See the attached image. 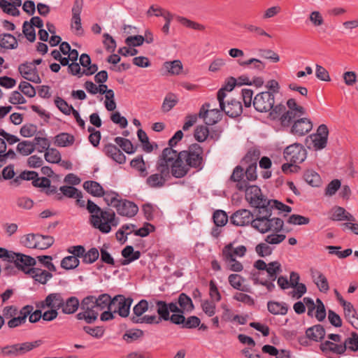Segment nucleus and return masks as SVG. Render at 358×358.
Masks as SVG:
<instances>
[{"label": "nucleus", "instance_id": "53", "mask_svg": "<svg viewBox=\"0 0 358 358\" xmlns=\"http://www.w3.org/2000/svg\"><path fill=\"white\" fill-rule=\"evenodd\" d=\"M214 224L216 227H224L228 221L227 213L222 210H217L213 215Z\"/></svg>", "mask_w": 358, "mask_h": 358}, {"label": "nucleus", "instance_id": "56", "mask_svg": "<svg viewBox=\"0 0 358 358\" xmlns=\"http://www.w3.org/2000/svg\"><path fill=\"white\" fill-rule=\"evenodd\" d=\"M35 148L39 152L47 151L50 146V141L45 137L36 136L34 138Z\"/></svg>", "mask_w": 358, "mask_h": 358}, {"label": "nucleus", "instance_id": "45", "mask_svg": "<svg viewBox=\"0 0 358 358\" xmlns=\"http://www.w3.org/2000/svg\"><path fill=\"white\" fill-rule=\"evenodd\" d=\"M115 142L127 154H132L136 151L131 141L127 138L116 137Z\"/></svg>", "mask_w": 358, "mask_h": 358}, {"label": "nucleus", "instance_id": "37", "mask_svg": "<svg viewBox=\"0 0 358 358\" xmlns=\"http://www.w3.org/2000/svg\"><path fill=\"white\" fill-rule=\"evenodd\" d=\"M22 71H29L31 73V82L34 83H41V79L38 75L37 68L36 66H32L30 62H24L19 65L18 71L19 73H22Z\"/></svg>", "mask_w": 358, "mask_h": 358}, {"label": "nucleus", "instance_id": "9", "mask_svg": "<svg viewBox=\"0 0 358 358\" xmlns=\"http://www.w3.org/2000/svg\"><path fill=\"white\" fill-rule=\"evenodd\" d=\"M283 155L287 162L300 164L306 159L307 152L301 143H295L287 146L284 150Z\"/></svg>", "mask_w": 358, "mask_h": 358}, {"label": "nucleus", "instance_id": "48", "mask_svg": "<svg viewBox=\"0 0 358 358\" xmlns=\"http://www.w3.org/2000/svg\"><path fill=\"white\" fill-rule=\"evenodd\" d=\"M80 264V261L76 256L69 255L65 257L61 261V267L66 270L76 268Z\"/></svg>", "mask_w": 358, "mask_h": 358}, {"label": "nucleus", "instance_id": "44", "mask_svg": "<svg viewBox=\"0 0 358 358\" xmlns=\"http://www.w3.org/2000/svg\"><path fill=\"white\" fill-rule=\"evenodd\" d=\"M67 251L78 259L83 257L85 262H87V258L90 259V250L85 252V249L83 245L71 246L67 249ZM88 261L90 262V259Z\"/></svg>", "mask_w": 358, "mask_h": 358}, {"label": "nucleus", "instance_id": "57", "mask_svg": "<svg viewBox=\"0 0 358 358\" xmlns=\"http://www.w3.org/2000/svg\"><path fill=\"white\" fill-rule=\"evenodd\" d=\"M0 8L3 13L10 15L12 16H18L20 15V10L13 7V4L7 0H0Z\"/></svg>", "mask_w": 358, "mask_h": 358}, {"label": "nucleus", "instance_id": "28", "mask_svg": "<svg viewBox=\"0 0 358 358\" xmlns=\"http://www.w3.org/2000/svg\"><path fill=\"white\" fill-rule=\"evenodd\" d=\"M59 190L61 191L62 194H57V192L55 193V199L58 201L62 200L63 196L71 199L83 197L82 192L73 186L64 185L60 187Z\"/></svg>", "mask_w": 358, "mask_h": 358}, {"label": "nucleus", "instance_id": "16", "mask_svg": "<svg viewBox=\"0 0 358 358\" xmlns=\"http://www.w3.org/2000/svg\"><path fill=\"white\" fill-rule=\"evenodd\" d=\"M83 0H75L72 8L71 28L77 31L80 34L83 32L81 27L80 13L83 9Z\"/></svg>", "mask_w": 358, "mask_h": 358}, {"label": "nucleus", "instance_id": "6", "mask_svg": "<svg viewBox=\"0 0 358 358\" xmlns=\"http://www.w3.org/2000/svg\"><path fill=\"white\" fill-rule=\"evenodd\" d=\"M108 206L115 208L118 215L127 217H134L138 211V207L134 202L122 199L118 193L117 196L113 195L110 199Z\"/></svg>", "mask_w": 358, "mask_h": 358}, {"label": "nucleus", "instance_id": "12", "mask_svg": "<svg viewBox=\"0 0 358 358\" xmlns=\"http://www.w3.org/2000/svg\"><path fill=\"white\" fill-rule=\"evenodd\" d=\"M113 313H117L122 317H127L129 315L130 307L133 299L130 297L125 298L124 296L119 294L113 298Z\"/></svg>", "mask_w": 358, "mask_h": 358}, {"label": "nucleus", "instance_id": "52", "mask_svg": "<svg viewBox=\"0 0 358 358\" xmlns=\"http://www.w3.org/2000/svg\"><path fill=\"white\" fill-rule=\"evenodd\" d=\"M222 110L218 108H209L208 117L206 120V123L208 125H213L221 120Z\"/></svg>", "mask_w": 358, "mask_h": 358}, {"label": "nucleus", "instance_id": "54", "mask_svg": "<svg viewBox=\"0 0 358 358\" xmlns=\"http://www.w3.org/2000/svg\"><path fill=\"white\" fill-rule=\"evenodd\" d=\"M343 345H345L346 350L348 348L352 352H357L358 350V334L352 331L350 334V337L345 340Z\"/></svg>", "mask_w": 358, "mask_h": 358}, {"label": "nucleus", "instance_id": "25", "mask_svg": "<svg viewBox=\"0 0 358 358\" xmlns=\"http://www.w3.org/2000/svg\"><path fill=\"white\" fill-rule=\"evenodd\" d=\"M225 114L230 117H237L243 112L241 102L234 99L227 101V105H224V110H222Z\"/></svg>", "mask_w": 358, "mask_h": 358}, {"label": "nucleus", "instance_id": "47", "mask_svg": "<svg viewBox=\"0 0 358 358\" xmlns=\"http://www.w3.org/2000/svg\"><path fill=\"white\" fill-rule=\"evenodd\" d=\"M90 296H85L81 302V308L84 309V312H80L77 314L76 317L78 320H85V322L90 324Z\"/></svg>", "mask_w": 358, "mask_h": 358}, {"label": "nucleus", "instance_id": "46", "mask_svg": "<svg viewBox=\"0 0 358 358\" xmlns=\"http://www.w3.org/2000/svg\"><path fill=\"white\" fill-rule=\"evenodd\" d=\"M177 20L184 27L198 31H204L205 26L185 17L178 16Z\"/></svg>", "mask_w": 358, "mask_h": 358}, {"label": "nucleus", "instance_id": "34", "mask_svg": "<svg viewBox=\"0 0 358 358\" xmlns=\"http://www.w3.org/2000/svg\"><path fill=\"white\" fill-rule=\"evenodd\" d=\"M79 305L80 302L77 297L70 296L64 299L62 311L64 314H73L78 310Z\"/></svg>", "mask_w": 358, "mask_h": 358}, {"label": "nucleus", "instance_id": "2", "mask_svg": "<svg viewBox=\"0 0 358 358\" xmlns=\"http://www.w3.org/2000/svg\"><path fill=\"white\" fill-rule=\"evenodd\" d=\"M171 150H167L162 153L156 162V170L158 173L151 174L146 179V184L152 188H159L163 187L167 178L170 177L171 162L173 158L170 156ZM171 152L172 150H171Z\"/></svg>", "mask_w": 358, "mask_h": 358}, {"label": "nucleus", "instance_id": "24", "mask_svg": "<svg viewBox=\"0 0 358 358\" xmlns=\"http://www.w3.org/2000/svg\"><path fill=\"white\" fill-rule=\"evenodd\" d=\"M244 177V169L241 166H236L230 176V180L236 182V187L239 191H243L246 187L248 181Z\"/></svg>", "mask_w": 358, "mask_h": 358}, {"label": "nucleus", "instance_id": "36", "mask_svg": "<svg viewBox=\"0 0 358 358\" xmlns=\"http://www.w3.org/2000/svg\"><path fill=\"white\" fill-rule=\"evenodd\" d=\"M74 136L70 134L62 132L55 137V144L58 147H68L73 144Z\"/></svg>", "mask_w": 358, "mask_h": 358}, {"label": "nucleus", "instance_id": "49", "mask_svg": "<svg viewBox=\"0 0 358 358\" xmlns=\"http://www.w3.org/2000/svg\"><path fill=\"white\" fill-rule=\"evenodd\" d=\"M0 41L4 42L6 49H15L17 48V41L16 38L11 34H0Z\"/></svg>", "mask_w": 358, "mask_h": 358}, {"label": "nucleus", "instance_id": "62", "mask_svg": "<svg viewBox=\"0 0 358 358\" xmlns=\"http://www.w3.org/2000/svg\"><path fill=\"white\" fill-rule=\"evenodd\" d=\"M209 134L208 128L204 125H199L194 129V136L198 142H203Z\"/></svg>", "mask_w": 358, "mask_h": 358}, {"label": "nucleus", "instance_id": "63", "mask_svg": "<svg viewBox=\"0 0 358 358\" xmlns=\"http://www.w3.org/2000/svg\"><path fill=\"white\" fill-rule=\"evenodd\" d=\"M299 117L296 111L292 110H286L284 115L282 116V125L284 127H289L297 118Z\"/></svg>", "mask_w": 358, "mask_h": 358}, {"label": "nucleus", "instance_id": "35", "mask_svg": "<svg viewBox=\"0 0 358 358\" xmlns=\"http://www.w3.org/2000/svg\"><path fill=\"white\" fill-rule=\"evenodd\" d=\"M130 166L139 172L141 177H147L148 173L146 169L145 162L143 159V155H138L130 162Z\"/></svg>", "mask_w": 358, "mask_h": 358}, {"label": "nucleus", "instance_id": "3", "mask_svg": "<svg viewBox=\"0 0 358 358\" xmlns=\"http://www.w3.org/2000/svg\"><path fill=\"white\" fill-rule=\"evenodd\" d=\"M91 224L101 233L108 234L112 227L118 224V221L115 218V212L103 210L91 201Z\"/></svg>", "mask_w": 358, "mask_h": 358}, {"label": "nucleus", "instance_id": "22", "mask_svg": "<svg viewBox=\"0 0 358 358\" xmlns=\"http://www.w3.org/2000/svg\"><path fill=\"white\" fill-rule=\"evenodd\" d=\"M320 349L324 354L331 352L337 355H343L346 351V347L343 345V343L338 344L331 341H326L322 343L320 345Z\"/></svg>", "mask_w": 358, "mask_h": 358}, {"label": "nucleus", "instance_id": "7", "mask_svg": "<svg viewBox=\"0 0 358 358\" xmlns=\"http://www.w3.org/2000/svg\"><path fill=\"white\" fill-rule=\"evenodd\" d=\"M243 191L245 192V199L254 208H266L271 203V201L262 194L261 189L257 185H249L248 182Z\"/></svg>", "mask_w": 358, "mask_h": 358}, {"label": "nucleus", "instance_id": "42", "mask_svg": "<svg viewBox=\"0 0 358 358\" xmlns=\"http://www.w3.org/2000/svg\"><path fill=\"white\" fill-rule=\"evenodd\" d=\"M55 242V239L51 236H45L39 234L37 242H35L36 249L45 250L51 247Z\"/></svg>", "mask_w": 358, "mask_h": 358}, {"label": "nucleus", "instance_id": "33", "mask_svg": "<svg viewBox=\"0 0 358 358\" xmlns=\"http://www.w3.org/2000/svg\"><path fill=\"white\" fill-rule=\"evenodd\" d=\"M178 303L182 310V314L185 312H192L194 309L192 299L185 293H181L178 298Z\"/></svg>", "mask_w": 358, "mask_h": 358}, {"label": "nucleus", "instance_id": "32", "mask_svg": "<svg viewBox=\"0 0 358 358\" xmlns=\"http://www.w3.org/2000/svg\"><path fill=\"white\" fill-rule=\"evenodd\" d=\"M267 308L268 312L273 315H285L288 311V308L286 303L274 301H269L268 302Z\"/></svg>", "mask_w": 358, "mask_h": 358}, {"label": "nucleus", "instance_id": "11", "mask_svg": "<svg viewBox=\"0 0 358 358\" xmlns=\"http://www.w3.org/2000/svg\"><path fill=\"white\" fill-rule=\"evenodd\" d=\"M13 258L10 260L9 263H13L17 270L22 271L26 275L30 273L29 271L36 264V259L29 255L13 252Z\"/></svg>", "mask_w": 358, "mask_h": 358}, {"label": "nucleus", "instance_id": "29", "mask_svg": "<svg viewBox=\"0 0 358 358\" xmlns=\"http://www.w3.org/2000/svg\"><path fill=\"white\" fill-rule=\"evenodd\" d=\"M307 337L313 341H321L325 336V329L321 324H316L309 327L306 331Z\"/></svg>", "mask_w": 358, "mask_h": 358}, {"label": "nucleus", "instance_id": "51", "mask_svg": "<svg viewBox=\"0 0 358 358\" xmlns=\"http://www.w3.org/2000/svg\"><path fill=\"white\" fill-rule=\"evenodd\" d=\"M138 140L141 142L143 149L146 152H151L153 150V146L149 141V138L142 129H139L137 131Z\"/></svg>", "mask_w": 358, "mask_h": 358}, {"label": "nucleus", "instance_id": "8", "mask_svg": "<svg viewBox=\"0 0 358 358\" xmlns=\"http://www.w3.org/2000/svg\"><path fill=\"white\" fill-rule=\"evenodd\" d=\"M258 209L257 217L252 220L251 226L260 233L265 234L270 231L272 227L270 220L272 214V207L268 206V208Z\"/></svg>", "mask_w": 358, "mask_h": 358}, {"label": "nucleus", "instance_id": "60", "mask_svg": "<svg viewBox=\"0 0 358 358\" xmlns=\"http://www.w3.org/2000/svg\"><path fill=\"white\" fill-rule=\"evenodd\" d=\"M45 159L52 164H57L61 162L60 152L55 148H49L45 153Z\"/></svg>", "mask_w": 358, "mask_h": 358}, {"label": "nucleus", "instance_id": "5", "mask_svg": "<svg viewBox=\"0 0 358 358\" xmlns=\"http://www.w3.org/2000/svg\"><path fill=\"white\" fill-rule=\"evenodd\" d=\"M42 344V340H36L32 342L8 345L4 347L0 346V357H17L23 355L33 349L41 346Z\"/></svg>", "mask_w": 358, "mask_h": 358}, {"label": "nucleus", "instance_id": "55", "mask_svg": "<svg viewBox=\"0 0 358 358\" xmlns=\"http://www.w3.org/2000/svg\"><path fill=\"white\" fill-rule=\"evenodd\" d=\"M260 152L257 149H250L248 150L247 154L243 158L241 162L243 164H257V162L259 158Z\"/></svg>", "mask_w": 358, "mask_h": 358}, {"label": "nucleus", "instance_id": "10", "mask_svg": "<svg viewBox=\"0 0 358 358\" xmlns=\"http://www.w3.org/2000/svg\"><path fill=\"white\" fill-rule=\"evenodd\" d=\"M255 109L259 113H266L271 110L275 104V96L273 92H262L258 93L252 101Z\"/></svg>", "mask_w": 358, "mask_h": 358}, {"label": "nucleus", "instance_id": "31", "mask_svg": "<svg viewBox=\"0 0 358 358\" xmlns=\"http://www.w3.org/2000/svg\"><path fill=\"white\" fill-rule=\"evenodd\" d=\"M64 299L62 293H51L46 296L48 308H54L56 310L62 308L64 306Z\"/></svg>", "mask_w": 358, "mask_h": 358}, {"label": "nucleus", "instance_id": "38", "mask_svg": "<svg viewBox=\"0 0 358 358\" xmlns=\"http://www.w3.org/2000/svg\"><path fill=\"white\" fill-rule=\"evenodd\" d=\"M303 179L312 187H319L322 183L320 176L311 169H308L304 172Z\"/></svg>", "mask_w": 358, "mask_h": 358}, {"label": "nucleus", "instance_id": "14", "mask_svg": "<svg viewBox=\"0 0 358 358\" xmlns=\"http://www.w3.org/2000/svg\"><path fill=\"white\" fill-rule=\"evenodd\" d=\"M313 129L311 120L306 117L298 118L292 123L290 132L298 136H303Z\"/></svg>", "mask_w": 358, "mask_h": 358}, {"label": "nucleus", "instance_id": "64", "mask_svg": "<svg viewBox=\"0 0 358 358\" xmlns=\"http://www.w3.org/2000/svg\"><path fill=\"white\" fill-rule=\"evenodd\" d=\"M18 89L27 96L32 98L36 96V90L34 87L27 81H22Z\"/></svg>", "mask_w": 358, "mask_h": 358}, {"label": "nucleus", "instance_id": "4", "mask_svg": "<svg viewBox=\"0 0 358 358\" xmlns=\"http://www.w3.org/2000/svg\"><path fill=\"white\" fill-rule=\"evenodd\" d=\"M18 178L21 180H31V184L34 187L41 188V192L47 196L55 194L57 188L55 185H51L50 178L45 177H39L38 173L34 171H24L20 173Z\"/></svg>", "mask_w": 358, "mask_h": 358}, {"label": "nucleus", "instance_id": "58", "mask_svg": "<svg viewBox=\"0 0 358 358\" xmlns=\"http://www.w3.org/2000/svg\"><path fill=\"white\" fill-rule=\"evenodd\" d=\"M55 103L58 109L65 115H70L74 110L71 105H69L64 99L59 96L55 98Z\"/></svg>", "mask_w": 358, "mask_h": 358}, {"label": "nucleus", "instance_id": "1", "mask_svg": "<svg viewBox=\"0 0 358 358\" xmlns=\"http://www.w3.org/2000/svg\"><path fill=\"white\" fill-rule=\"evenodd\" d=\"M171 163V175L176 178H182L187 176L191 169L196 171L203 167V149L199 143L189 145L187 150L176 154Z\"/></svg>", "mask_w": 358, "mask_h": 358}, {"label": "nucleus", "instance_id": "21", "mask_svg": "<svg viewBox=\"0 0 358 358\" xmlns=\"http://www.w3.org/2000/svg\"><path fill=\"white\" fill-rule=\"evenodd\" d=\"M103 150L106 156L110 157L120 164H124L126 162L124 154L113 144L108 143L105 145Z\"/></svg>", "mask_w": 358, "mask_h": 358}, {"label": "nucleus", "instance_id": "15", "mask_svg": "<svg viewBox=\"0 0 358 358\" xmlns=\"http://www.w3.org/2000/svg\"><path fill=\"white\" fill-rule=\"evenodd\" d=\"M231 222L236 226H245L251 222L253 220V215L250 210L247 209H240L234 213L231 217Z\"/></svg>", "mask_w": 358, "mask_h": 358}, {"label": "nucleus", "instance_id": "27", "mask_svg": "<svg viewBox=\"0 0 358 358\" xmlns=\"http://www.w3.org/2000/svg\"><path fill=\"white\" fill-rule=\"evenodd\" d=\"M29 271H30V273L28 275L31 277L35 282L43 285H45L47 281L52 277V274L50 272L42 270L41 268H35L34 266Z\"/></svg>", "mask_w": 358, "mask_h": 358}, {"label": "nucleus", "instance_id": "30", "mask_svg": "<svg viewBox=\"0 0 358 358\" xmlns=\"http://www.w3.org/2000/svg\"><path fill=\"white\" fill-rule=\"evenodd\" d=\"M331 219L334 221H355V217L350 213L347 212L344 208L341 206H336L332 209V215Z\"/></svg>", "mask_w": 358, "mask_h": 358}, {"label": "nucleus", "instance_id": "40", "mask_svg": "<svg viewBox=\"0 0 358 358\" xmlns=\"http://www.w3.org/2000/svg\"><path fill=\"white\" fill-rule=\"evenodd\" d=\"M34 141H22L18 143L16 150L23 156H28L31 155L36 150Z\"/></svg>", "mask_w": 358, "mask_h": 358}, {"label": "nucleus", "instance_id": "20", "mask_svg": "<svg viewBox=\"0 0 358 358\" xmlns=\"http://www.w3.org/2000/svg\"><path fill=\"white\" fill-rule=\"evenodd\" d=\"M117 196V192L114 191H105L103 187L96 181L91 180V196L95 197H103L104 201L108 204L110 199Z\"/></svg>", "mask_w": 358, "mask_h": 358}, {"label": "nucleus", "instance_id": "61", "mask_svg": "<svg viewBox=\"0 0 358 358\" xmlns=\"http://www.w3.org/2000/svg\"><path fill=\"white\" fill-rule=\"evenodd\" d=\"M230 285L237 289L243 292H248L247 289L242 287L243 278L238 274H230L228 278Z\"/></svg>", "mask_w": 358, "mask_h": 358}, {"label": "nucleus", "instance_id": "18", "mask_svg": "<svg viewBox=\"0 0 358 358\" xmlns=\"http://www.w3.org/2000/svg\"><path fill=\"white\" fill-rule=\"evenodd\" d=\"M91 303H94L93 308L103 310L107 308L109 310H113V299L108 294H102L98 297L91 296Z\"/></svg>", "mask_w": 358, "mask_h": 358}, {"label": "nucleus", "instance_id": "26", "mask_svg": "<svg viewBox=\"0 0 358 358\" xmlns=\"http://www.w3.org/2000/svg\"><path fill=\"white\" fill-rule=\"evenodd\" d=\"M310 273L319 290L322 292L327 293L329 289V286L324 275L320 271L313 268L310 269Z\"/></svg>", "mask_w": 358, "mask_h": 358}, {"label": "nucleus", "instance_id": "39", "mask_svg": "<svg viewBox=\"0 0 358 358\" xmlns=\"http://www.w3.org/2000/svg\"><path fill=\"white\" fill-rule=\"evenodd\" d=\"M163 67L167 73L170 75H179L183 68L182 62L178 59L172 62H165L163 64Z\"/></svg>", "mask_w": 358, "mask_h": 358}, {"label": "nucleus", "instance_id": "13", "mask_svg": "<svg viewBox=\"0 0 358 358\" xmlns=\"http://www.w3.org/2000/svg\"><path fill=\"white\" fill-rule=\"evenodd\" d=\"M329 129L326 124H320L317 133L312 134L310 137L312 138L313 148L315 150H319L326 148L328 141Z\"/></svg>", "mask_w": 358, "mask_h": 358}, {"label": "nucleus", "instance_id": "23", "mask_svg": "<svg viewBox=\"0 0 358 358\" xmlns=\"http://www.w3.org/2000/svg\"><path fill=\"white\" fill-rule=\"evenodd\" d=\"M155 303L156 305L157 313L158 314V317H157V318L159 322H161L162 320L170 321L171 323L174 324L175 320L172 318L176 315H170L167 302L162 300H155Z\"/></svg>", "mask_w": 358, "mask_h": 358}, {"label": "nucleus", "instance_id": "50", "mask_svg": "<svg viewBox=\"0 0 358 358\" xmlns=\"http://www.w3.org/2000/svg\"><path fill=\"white\" fill-rule=\"evenodd\" d=\"M269 112V115L272 120H279L282 123V116L286 112V107L282 103L273 104V107Z\"/></svg>", "mask_w": 358, "mask_h": 358}, {"label": "nucleus", "instance_id": "43", "mask_svg": "<svg viewBox=\"0 0 358 358\" xmlns=\"http://www.w3.org/2000/svg\"><path fill=\"white\" fill-rule=\"evenodd\" d=\"M178 99L175 94L172 92L168 93L162 103V111L164 113L170 111L178 103Z\"/></svg>", "mask_w": 358, "mask_h": 358}, {"label": "nucleus", "instance_id": "17", "mask_svg": "<svg viewBox=\"0 0 358 358\" xmlns=\"http://www.w3.org/2000/svg\"><path fill=\"white\" fill-rule=\"evenodd\" d=\"M34 310V307L31 305H26L22 307L20 311V315L17 317H13L8 322V326L9 328H15L22 324H24L27 321V317Z\"/></svg>", "mask_w": 358, "mask_h": 358}, {"label": "nucleus", "instance_id": "41", "mask_svg": "<svg viewBox=\"0 0 358 358\" xmlns=\"http://www.w3.org/2000/svg\"><path fill=\"white\" fill-rule=\"evenodd\" d=\"M183 136V132L181 130L177 131L175 133V134L172 136V138H170V140L169 141V147L164 148L162 150V153H164V152L166 150V149L171 150V151L172 150L173 152H170V154L171 155L170 156L173 159V157L176 156V154L178 152L177 150H174L173 148L177 145V143L180 141L182 140Z\"/></svg>", "mask_w": 358, "mask_h": 358}, {"label": "nucleus", "instance_id": "59", "mask_svg": "<svg viewBox=\"0 0 358 358\" xmlns=\"http://www.w3.org/2000/svg\"><path fill=\"white\" fill-rule=\"evenodd\" d=\"M130 320L134 324L145 323V324H159V323L156 315H144V316H141L139 317H131Z\"/></svg>", "mask_w": 358, "mask_h": 358}, {"label": "nucleus", "instance_id": "19", "mask_svg": "<svg viewBox=\"0 0 358 358\" xmlns=\"http://www.w3.org/2000/svg\"><path fill=\"white\" fill-rule=\"evenodd\" d=\"M172 319L175 320L174 324L181 325L182 328L194 329L199 327L201 324V320L195 315L185 318L184 314H178Z\"/></svg>", "mask_w": 358, "mask_h": 358}]
</instances>
